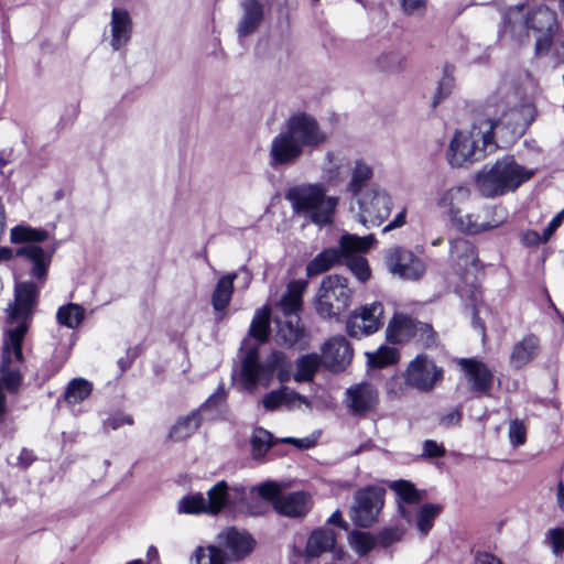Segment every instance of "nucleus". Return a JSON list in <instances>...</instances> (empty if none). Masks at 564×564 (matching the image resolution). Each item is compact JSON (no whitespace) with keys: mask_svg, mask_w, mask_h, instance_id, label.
Wrapping results in <instances>:
<instances>
[{"mask_svg":"<svg viewBox=\"0 0 564 564\" xmlns=\"http://www.w3.org/2000/svg\"><path fill=\"white\" fill-rule=\"evenodd\" d=\"M37 296L33 282H21L15 286L14 301L7 308L9 328L6 333L2 362L0 366V415L3 414V386L14 391L21 382L20 364L22 362V340L29 327Z\"/></svg>","mask_w":564,"mask_h":564,"instance_id":"f257e3e1","label":"nucleus"},{"mask_svg":"<svg viewBox=\"0 0 564 564\" xmlns=\"http://www.w3.org/2000/svg\"><path fill=\"white\" fill-rule=\"evenodd\" d=\"M326 140V132L313 117L305 113L294 115L271 139L268 150L269 164L274 169L291 166L301 159L306 149L315 150Z\"/></svg>","mask_w":564,"mask_h":564,"instance_id":"f03ea898","label":"nucleus"},{"mask_svg":"<svg viewBox=\"0 0 564 564\" xmlns=\"http://www.w3.org/2000/svg\"><path fill=\"white\" fill-rule=\"evenodd\" d=\"M555 29L556 17L550 9L540 7L524 12L522 6H514L508 8L502 15L499 37L506 43L521 45L528 42L532 32L536 36L535 52L543 55L549 52Z\"/></svg>","mask_w":564,"mask_h":564,"instance_id":"7ed1b4c3","label":"nucleus"},{"mask_svg":"<svg viewBox=\"0 0 564 564\" xmlns=\"http://www.w3.org/2000/svg\"><path fill=\"white\" fill-rule=\"evenodd\" d=\"M536 85L530 77L517 86L513 83H503L495 95L496 104L501 109L497 122L494 121L495 133L503 134L509 130L512 138L521 135L535 117L533 96Z\"/></svg>","mask_w":564,"mask_h":564,"instance_id":"20e7f679","label":"nucleus"},{"mask_svg":"<svg viewBox=\"0 0 564 564\" xmlns=\"http://www.w3.org/2000/svg\"><path fill=\"white\" fill-rule=\"evenodd\" d=\"M534 174V169L520 164L512 155H505L482 166L475 174L474 182L481 196L495 198L516 192Z\"/></svg>","mask_w":564,"mask_h":564,"instance_id":"39448f33","label":"nucleus"},{"mask_svg":"<svg viewBox=\"0 0 564 564\" xmlns=\"http://www.w3.org/2000/svg\"><path fill=\"white\" fill-rule=\"evenodd\" d=\"M494 135V121L489 119L456 130L446 151L449 165L463 167L485 159L497 148Z\"/></svg>","mask_w":564,"mask_h":564,"instance_id":"423d86ee","label":"nucleus"},{"mask_svg":"<svg viewBox=\"0 0 564 564\" xmlns=\"http://www.w3.org/2000/svg\"><path fill=\"white\" fill-rule=\"evenodd\" d=\"M285 198L291 203L294 213L318 226L333 221L339 204V198L328 195L327 186L321 182L295 185L286 192Z\"/></svg>","mask_w":564,"mask_h":564,"instance_id":"0eeeda50","label":"nucleus"},{"mask_svg":"<svg viewBox=\"0 0 564 564\" xmlns=\"http://www.w3.org/2000/svg\"><path fill=\"white\" fill-rule=\"evenodd\" d=\"M218 545L197 546L191 556V564H229L224 549L231 560L238 561L247 556L254 546V540L246 532L236 528H227L217 536Z\"/></svg>","mask_w":564,"mask_h":564,"instance_id":"6e6552de","label":"nucleus"},{"mask_svg":"<svg viewBox=\"0 0 564 564\" xmlns=\"http://www.w3.org/2000/svg\"><path fill=\"white\" fill-rule=\"evenodd\" d=\"M275 371L280 382H285L291 377L285 357L282 352H272L267 361L261 364L259 361L258 350L256 348L251 349L242 359L238 384L243 390L252 393L257 390L258 386L268 387Z\"/></svg>","mask_w":564,"mask_h":564,"instance_id":"1a4fd4ad","label":"nucleus"},{"mask_svg":"<svg viewBox=\"0 0 564 564\" xmlns=\"http://www.w3.org/2000/svg\"><path fill=\"white\" fill-rule=\"evenodd\" d=\"M354 294L347 278L338 274L324 276L315 299L317 314L324 318H338L350 307Z\"/></svg>","mask_w":564,"mask_h":564,"instance_id":"9d476101","label":"nucleus"},{"mask_svg":"<svg viewBox=\"0 0 564 564\" xmlns=\"http://www.w3.org/2000/svg\"><path fill=\"white\" fill-rule=\"evenodd\" d=\"M48 238V232L43 229H36L24 225L15 226L10 231V239L13 243L30 242L17 251V256L24 258L33 264L32 275L36 279H44L51 262V256L43 248L32 243L44 241Z\"/></svg>","mask_w":564,"mask_h":564,"instance_id":"9b49d317","label":"nucleus"},{"mask_svg":"<svg viewBox=\"0 0 564 564\" xmlns=\"http://www.w3.org/2000/svg\"><path fill=\"white\" fill-rule=\"evenodd\" d=\"M306 286L307 283L303 280L291 282L279 304L284 321L278 322V337L288 346L296 344L303 335V329L300 326L299 311L301 310L302 295Z\"/></svg>","mask_w":564,"mask_h":564,"instance_id":"f8f14e48","label":"nucleus"},{"mask_svg":"<svg viewBox=\"0 0 564 564\" xmlns=\"http://www.w3.org/2000/svg\"><path fill=\"white\" fill-rule=\"evenodd\" d=\"M358 205L359 221L366 227L380 226L390 215L392 202L389 194L378 185L370 187L355 198Z\"/></svg>","mask_w":564,"mask_h":564,"instance_id":"ddd939ff","label":"nucleus"},{"mask_svg":"<svg viewBox=\"0 0 564 564\" xmlns=\"http://www.w3.org/2000/svg\"><path fill=\"white\" fill-rule=\"evenodd\" d=\"M376 243L372 235L359 237L357 235L345 234L340 238V250L346 257V265L358 281L365 283L369 280L371 271L366 258L356 256V252H366Z\"/></svg>","mask_w":564,"mask_h":564,"instance_id":"4468645a","label":"nucleus"},{"mask_svg":"<svg viewBox=\"0 0 564 564\" xmlns=\"http://www.w3.org/2000/svg\"><path fill=\"white\" fill-rule=\"evenodd\" d=\"M379 403V390L371 382H356L346 389L344 404L348 413L355 417H366L373 414Z\"/></svg>","mask_w":564,"mask_h":564,"instance_id":"2eb2a0df","label":"nucleus"},{"mask_svg":"<svg viewBox=\"0 0 564 564\" xmlns=\"http://www.w3.org/2000/svg\"><path fill=\"white\" fill-rule=\"evenodd\" d=\"M443 379V369L426 355H417L404 372L405 384L422 391H432Z\"/></svg>","mask_w":564,"mask_h":564,"instance_id":"dca6fc26","label":"nucleus"},{"mask_svg":"<svg viewBox=\"0 0 564 564\" xmlns=\"http://www.w3.org/2000/svg\"><path fill=\"white\" fill-rule=\"evenodd\" d=\"M383 305L372 302L355 308L346 324L347 333L354 338H361L375 334L383 324Z\"/></svg>","mask_w":564,"mask_h":564,"instance_id":"f3484780","label":"nucleus"},{"mask_svg":"<svg viewBox=\"0 0 564 564\" xmlns=\"http://www.w3.org/2000/svg\"><path fill=\"white\" fill-rule=\"evenodd\" d=\"M383 489L367 487L355 495V503L350 509L352 522L359 527L373 523L383 506Z\"/></svg>","mask_w":564,"mask_h":564,"instance_id":"a211bd4d","label":"nucleus"},{"mask_svg":"<svg viewBox=\"0 0 564 564\" xmlns=\"http://www.w3.org/2000/svg\"><path fill=\"white\" fill-rule=\"evenodd\" d=\"M386 264L390 273L405 280H417L425 272L423 261L402 248L390 249L386 254Z\"/></svg>","mask_w":564,"mask_h":564,"instance_id":"6ab92c4d","label":"nucleus"},{"mask_svg":"<svg viewBox=\"0 0 564 564\" xmlns=\"http://www.w3.org/2000/svg\"><path fill=\"white\" fill-rule=\"evenodd\" d=\"M350 167L348 154L343 150H329L325 153L321 171L325 185L338 186L347 178Z\"/></svg>","mask_w":564,"mask_h":564,"instance_id":"aec40b11","label":"nucleus"},{"mask_svg":"<svg viewBox=\"0 0 564 564\" xmlns=\"http://www.w3.org/2000/svg\"><path fill=\"white\" fill-rule=\"evenodd\" d=\"M132 19L123 8H113L109 22V45L113 51H121L131 40Z\"/></svg>","mask_w":564,"mask_h":564,"instance_id":"412c9836","label":"nucleus"},{"mask_svg":"<svg viewBox=\"0 0 564 564\" xmlns=\"http://www.w3.org/2000/svg\"><path fill=\"white\" fill-rule=\"evenodd\" d=\"M323 362L334 371L344 370L352 359V348L343 336L330 338L322 348Z\"/></svg>","mask_w":564,"mask_h":564,"instance_id":"4be33fe9","label":"nucleus"},{"mask_svg":"<svg viewBox=\"0 0 564 564\" xmlns=\"http://www.w3.org/2000/svg\"><path fill=\"white\" fill-rule=\"evenodd\" d=\"M471 200V191L468 186L454 185L438 194L436 206L444 209L451 220L460 212H465V207L470 205Z\"/></svg>","mask_w":564,"mask_h":564,"instance_id":"5701e85b","label":"nucleus"},{"mask_svg":"<svg viewBox=\"0 0 564 564\" xmlns=\"http://www.w3.org/2000/svg\"><path fill=\"white\" fill-rule=\"evenodd\" d=\"M458 365L467 376L474 391L487 393L490 390L494 382V373L486 364L476 359H460Z\"/></svg>","mask_w":564,"mask_h":564,"instance_id":"b1692460","label":"nucleus"},{"mask_svg":"<svg viewBox=\"0 0 564 564\" xmlns=\"http://www.w3.org/2000/svg\"><path fill=\"white\" fill-rule=\"evenodd\" d=\"M311 496L305 491H296L284 494L276 498L274 509L290 518H297L305 516L311 509Z\"/></svg>","mask_w":564,"mask_h":564,"instance_id":"393cba45","label":"nucleus"},{"mask_svg":"<svg viewBox=\"0 0 564 564\" xmlns=\"http://www.w3.org/2000/svg\"><path fill=\"white\" fill-rule=\"evenodd\" d=\"M540 340L535 335H527L517 341L509 356L511 368L519 370L532 362L540 354Z\"/></svg>","mask_w":564,"mask_h":564,"instance_id":"a878e982","label":"nucleus"},{"mask_svg":"<svg viewBox=\"0 0 564 564\" xmlns=\"http://www.w3.org/2000/svg\"><path fill=\"white\" fill-rule=\"evenodd\" d=\"M452 225L465 234H479L499 226V223H492L484 218L480 213H477L471 204L465 207V212H460L451 220Z\"/></svg>","mask_w":564,"mask_h":564,"instance_id":"bb28decb","label":"nucleus"},{"mask_svg":"<svg viewBox=\"0 0 564 564\" xmlns=\"http://www.w3.org/2000/svg\"><path fill=\"white\" fill-rule=\"evenodd\" d=\"M373 176V169L364 159H357L350 169L349 181L346 185L347 192L355 199L361 196L370 186L368 183Z\"/></svg>","mask_w":564,"mask_h":564,"instance_id":"cd10ccee","label":"nucleus"},{"mask_svg":"<svg viewBox=\"0 0 564 564\" xmlns=\"http://www.w3.org/2000/svg\"><path fill=\"white\" fill-rule=\"evenodd\" d=\"M416 323L408 315L395 313L387 327V338L390 343L401 344L415 337Z\"/></svg>","mask_w":564,"mask_h":564,"instance_id":"c85d7f7f","label":"nucleus"},{"mask_svg":"<svg viewBox=\"0 0 564 564\" xmlns=\"http://www.w3.org/2000/svg\"><path fill=\"white\" fill-rule=\"evenodd\" d=\"M389 488L399 497V512L408 522H410V512L406 510L404 505L419 503L423 498L422 492L419 491L412 482L403 479L391 481L389 484Z\"/></svg>","mask_w":564,"mask_h":564,"instance_id":"c756f323","label":"nucleus"},{"mask_svg":"<svg viewBox=\"0 0 564 564\" xmlns=\"http://www.w3.org/2000/svg\"><path fill=\"white\" fill-rule=\"evenodd\" d=\"M335 544V533L332 530L318 529L311 533L304 555L306 558H315L333 549Z\"/></svg>","mask_w":564,"mask_h":564,"instance_id":"7c9ffc66","label":"nucleus"},{"mask_svg":"<svg viewBox=\"0 0 564 564\" xmlns=\"http://www.w3.org/2000/svg\"><path fill=\"white\" fill-rule=\"evenodd\" d=\"M242 8L243 13L237 28L240 37L253 33L262 21V7L256 0H247Z\"/></svg>","mask_w":564,"mask_h":564,"instance_id":"2f4dec72","label":"nucleus"},{"mask_svg":"<svg viewBox=\"0 0 564 564\" xmlns=\"http://www.w3.org/2000/svg\"><path fill=\"white\" fill-rule=\"evenodd\" d=\"M202 417L198 411L180 417L171 427L169 438L174 442H182L193 435L200 426Z\"/></svg>","mask_w":564,"mask_h":564,"instance_id":"473e14b6","label":"nucleus"},{"mask_svg":"<svg viewBox=\"0 0 564 564\" xmlns=\"http://www.w3.org/2000/svg\"><path fill=\"white\" fill-rule=\"evenodd\" d=\"M451 253L456 265L465 272H468L477 264L475 248L465 239L455 240L452 243Z\"/></svg>","mask_w":564,"mask_h":564,"instance_id":"72a5a7b5","label":"nucleus"},{"mask_svg":"<svg viewBox=\"0 0 564 564\" xmlns=\"http://www.w3.org/2000/svg\"><path fill=\"white\" fill-rule=\"evenodd\" d=\"M322 358L317 354H307L299 357L295 360V372L293 379L296 382L312 381L318 371Z\"/></svg>","mask_w":564,"mask_h":564,"instance_id":"f704fd0d","label":"nucleus"},{"mask_svg":"<svg viewBox=\"0 0 564 564\" xmlns=\"http://www.w3.org/2000/svg\"><path fill=\"white\" fill-rule=\"evenodd\" d=\"M236 278V273H229L218 280L212 296V304L216 311H225L229 305Z\"/></svg>","mask_w":564,"mask_h":564,"instance_id":"c9c22d12","label":"nucleus"},{"mask_svg":"<svg viewBox=\"0 0 564 564\" xmlns=\"http://www.w3.org/2000/svg\"><path fill=\"white\" fill-rule=\"evenodd\" d=\"M229 486L225 480L216 482L207 491L206 503L209 510V516L219 514L229 502L228 496Z\"/></svg>","mask_w":564,"mask_h":564,"instance_id":"e433bc0d","label":"nucleus"},{"mask_svg":"<svg viewBox=\"0 0 564 564\" xmlns=\"http://www.w3.org/2000/svg\"><path fill=\"white\" fill-rule=\"evenodd\" d=\"M343 256L339 249H326L318 253L306 267L308 276L318 275L329 270Z\"/></svg>","mask_w":564,"mask_h":564,"instance_id":"4c0bfd02","label":"nucleus"},{"mask_svg":"<svg viewBox=\"0 0 564 564\" xmlns=\"http://www.w3.org/2000/svg\"><path fill=\"white\" fill-rule=\"evenodd\" d=\"M177 512L182 514H209L206 498L203 494H189L177 501Z\"/></svg>","mask_w":564,"mask_h":564,"instance_id":"58836bf2","label":"nucleus"},{"mask_svg":"<svg viewBox=\"0 0 564 564\" xmlns=\"http://www.w3.org/2000/svg\"><path fill=\"white\" fill-rule=\"evenodd\" d=\"M91 391V382L83 378H75L67 384L64 398L68 404H77L87 399Z\"/></svg>","mask_w":564,"mask_h":564,"instance_id":"ea45409f","label":"nucleus"},{"mask_svg":"<svg viewBox=\"0 0 564 564\" xmlns=\"http://www.w3.org/2000/svg\"><path fill=\"white\" fill-rule=\"evenodd\" d=\"M270 326V308L263 306L256 311L250 325L249 334L259 343H264L268 338Z\"/></svg>","mask_w":564,"mask_h":564,"instance_id":"a19ab883","label":"nucleus"},{"mask_svg":"<svg viewBox=\"0 0 564 564\" xmlns=\"http://www.w3.org/2000/svg\"><path fill=\"white\" fill-rule=\"evenodd\" d=\"M442 506L435 503H425L421 506L416 516V528L421 535L425 536L431 531L435 518L441 513Z\"/></svg>","mask_w":564,"mask_h":564,"instance_id":"79ce46f5","label":"nucleus"},{"mask_svg":"<svg viewBox=\"0 0 564 564\" xmlns=\"http://www.w3.org/2000/svg\"><path fill=\"white\" fill-rule=\"evenodd\" d=\"M57 321L68 328L77 327L84 318V308L78 304H67L57 311Z\"/></svg>","mask_w":564,"mask_h":564,"instance_id":"37998d69","label":"nucleus"},{"mask_svg":"<svg viewBox=\"0 0 564 564\" xmlns=\"http://www.w3.org/2000/svg\"><path fill=\"white\" fill-rule=\"evenodd\" d=\"M273 445V438L270 432L264 429H256L251 437L252 455L254 458H261Z\"/></svg>","mask_w":564,"mask_h":564,"instance_id":"c03bdc74","label":"nucleus"},{"mask_svg":"<svg viewBox=\"0 0 564 564\" xmlns=\"http://www.w3.org/2000/svg\"><path fill=\"white\" fill-rule=\"evenodd\" d=\"M368 364L372 367L382 368L388 365L394 364L398 358V351L395 348L392 347H380L373 352H367L366 354Z\"/></svg>","mask_w":564,"mask_h":564,"instance_id":"a18cd8bd","label":"nucleus"},{"mask_svg":"<svg viewBox=\"0 0 564 564\" xmlns=\"http://www.w3.org/2000/svg\"><path fill=\"white\" fill-rule=\"evenodd\" d=\"M350 544L360 555L367 554L375 545L373 538L367 532H352L350 534Z\"/></svg>","mask_w":564,"mask_h":564,"instance_id":"49530a36","label":"nucleus"},{"mask_svg":"<svg viewBox=\"0 0 564 564\" xmlns=\"http://www.w3.org/2000/svg\"><path fill=\"white\" fill-rule=\"evenodd\" d=\"M545 543L558 556L564 553V528H553L545 533Z\"/></svg>","mask_w":564,"mask_h":564,"instance_id":"de8ad7c7","label":"nucleus"},{"mask_svg":"<svg viewBox=\"0 0 564 564\" xmlns=\"http://www.w3.org/2000/svg\"><path fill=\"white\" fill-rule=\"evenodd\" d=\"M282 394L283 405L290 410L300 408L301 405L311 406L306 397L299 394L288 387H282Z\"/></svg>","mask_w":564,"mask_h":564,"instance_id":"09e8293b","label":"nucleus"},{"mask_svg":"<svg viewBox=\"0 0 564 564\" xmlns=\"http://www.w3.org/2000/svg\"><path fill=\"white\" fill-rule=\"evenodd\" d=\"M509 440L512 446L518 447L525 443L527 427L520 420H513L509 425Z\"/></svg>","mask_w":564,"mask_h":564,"instance_id":"8fccbe9b","label":"nucleus"},{"mask_svg":"<svg viewBox=\"0 0 564 564\" xmlns=\"http://www.w3.org/2000/svg\"><path fill=\"white\" fill-rule=\"evenodd\" d=\"M133 419L131 415L124 414L122 412H116L110 414L106 420H104V429L116 431L124 425H132Z\"/></svg>","mask_w":564,"mask_h":564,"instance_id":"3c124183","label":"nucleus"},{"mask_svg":"<svg viewBox=\"0 0 564 564\" xmlns=\"http://www.w3.org/2000/svg\"><path fill=\"white\" fill-rule=\"evenodd\" d=\"M264 499L275 502L276 498L283 496L279 485L274 481H267L253 488Z\"/></svg>","mask_w":564,"mask_h":564,"instance_id":"603ef678","label":"nucleus"},{"mask_svg":"<svg viewBox=\"0 0 564 564\" xmlns=\"http://www.w3.org/2000/svg\"><path fill=\"white\" fill-rule=\"evenodd\" d=\"M453 89V80L449 77H444L438 82L436 90L433 96L432 106L436 107L443 99H445Z\"/></svg>","mask_w":564,"mask_h":564,"instance_id":"864d4df0","label":"nucleus"},{"mask_svg":"<svg viewBox=\"0 0 564 564\" xmlns=\"http://www.w3.org/2000/svg\"><path fill=\"white\" fill-rule=\"evenodd\" d=\"M415 337L425 346H431L435 343V334L432 327L424 323H416Z\"/></svg>","mask_w":564,"mask_h":564,"instance_id":"5fc2aeb1","label":"nucleus"},{"mask_svg":"<svg viewBox=\"0 0 564 564\" xmlns=\"http://www.w3.org/2000/svg\"><path fill=\"white\" fill-rule=\"evenodd\" d=\"M282 388L273 390L262 398V405L268 411H274L283 405Z\"/></svg>","mask_w":564,"mask_h":564,"instance_id":"6e6d98bb","label":"nucleus"},{"mask_svg":"<svg viewBox=\"0 0 564 564\" xmlns=\"http://www.w3.org/2000/svg\"><path fill=\"white\" fill-rule=\"evenodd\" d=\"M227 392L223 386H219L217 390L200 405V410H207L217 408L226 401Z\"/></svg>","mask_w":564,"mask_h":564,"instance_id":"4d7b16f0","label":"nucleus"},{"mask_svg":"<svg viewBox=\"0 0 564 564\" xmlns=\"http://www.w3.org/2000/svg\"><path fill=\"white\" fill-rule=\"evenodd\" d=\"M402 10L405 14L421 13L425 9L426 0H400Z\"/></svg>","mask_w":564,"mask_h":564,"instance_id":"13d9d810","label":"nucleus"},{"mask_svg":"<svg viewBox=\"0 0 564 564\" xmlns=\"http://www.w3.org/2000/svg\"><path fill=\"white\" fill-rule=\"evenodd\" d=\"M445 454V448L442 444L435 441L427 440L423 445V455L430 458L442 457Z\"/></svg>","mask_w":564,"mask_h":564,"instance_id":"bf43d9fd","label":"nucleus"},{"mask_svg":"<svg viewBox=\"0 0 564 564\" xmlns=\"http://www.w3.org/2000/svg\"><path fill=\"white\" fill-rule=\"evenodd\" d=\"M460 420H462L460 411L457 409H454L441 417L440 424L445 427L457 426V425H459Z\"/></svg>","mask_w":564,"mask_h":564,"instance_id":"052dcab7","label":"nucleus"},{"mask_svg":"<svg viewBox=\"0 0 564 564\" xmlns=\"http://www.w3.org/2000/svg\"><path fill=\"white\" fill-rule=\"evenodd\" d=\"M564 219V209L558 213L547 225V227L543 230L544 240H549L554 231L561 226Z\"/></svg>","mask_w":564,"mask_h":564,"instance_id":"680f3d73","label":"nucleus"},{"mask_svg":"<svg viewBox=\"0 0 564 564\" xmlns=\"http://www.w3.org/2000/svg\"><path fill=\"white\" fill-rule=\"evenodd\" d=\"M403 535V530L399 528L387 529L381 532L380 538L386 544L399 541Z\"/></svg>","mask_w":564,"mask_h":564,"instance_id":"e2e57ef3","label":"nucleus"},{"mask_svg":"<svg viewBox=\"0 0 564 564\" xmlns=\"http://www.w3.org/2000/svg\"><path fill=\"white\" fill-rule=\"evenodd\" d=\"M522 240L528 246H535L545 242L543 234L540 235L535 230H529L522 235Z\"/></svg>","mask_w":564,"mask_h":564,"instance_id":"0e129e2a","label":"nucleus"},{"mask_svg":"<svg viewBox=\"0 0 564 564\" xmlns=\"http://www.w3.org/2000/svg\"><path fill=\"white\" fill-rule=\"evenodd\" d=\"M283 442L293 444L294 446H296L301 449H306V448L314 446L315 438H313V437H303V438L288 437V438H284Z\"/></svg>","mask_w":564,"mask_h":564,"instance_id":"69168bd1","label":"nucleus"},{"mask_svg":"<svg viewBox=\"0 0 564 564\" xmlns=\"http://www.w3.org/2000/svg\"><path fill=\"white\" fill-rule=\"evenodd\" d=\"M405 215H406V212L405 209H402L400 213H398L395 215V217L393 218L392 221H390L386 227H384V231H390L392 229H395V228H399V227H402L404 224H405Z\"/></svg>","mask_w":564,"mask_h":564,"instance_id":"338daca9","label":"nucleus"},{"mask_svg":"<svg viewBox=\"0 0 564 564\" xmlns=\"http://www.w3.org/2000/svg\"><path fill=\"white\" fill-rule=\"evenodd\" d=\"M475 564H502L501 561L492 554L479 553L476 555Z\"/></svg>","mask_w":564,"mask_h":564,"instance_id":"774afa93","label":"nucleus"}]
</instances>
